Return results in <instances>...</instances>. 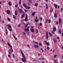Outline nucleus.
Instances as JSON below:
<instances>
[{"label":"nucleus","mask_w":63,"mask_h":63,"mask_svg":"<svg viewBox=\"0 0 63 63\" xmlns=\"http://www.w3.org/2000/svg\"><path fill=\"white\" fill-rule=\"evenodd\" d=\"M25 31H26L27 32H28L29 31V29H24Z\"/></svg>","instance_id":"nucleus-12"},{"label":"nucleus","mask_w":63,"mask_h":63,"mask_svg":"<svg viewBox=\"0 0 63 63\" xmlns=\"http://www.w3.org/2000/svg\"><path fill=\"white\" fill-rule=\"evenodd\" d=\"M61 30H60L58 31V33H60L59 34H61Z\"/></svg>","instance_id":"nucleus-24"},{"label":"nucleus","mask_w":63,"mask_h":63,"mask_svg":"<svg viewBox=\"0 0 63 63\" xmlns=\"http://www.w3.org/2000/svg\"><path fill=\"white\" fill-rule=\"evenodd\" d=\"M24 17V13L21 16V18H22L23 17Z\"/></svg>","instance_id":"nucleus-19"},{"label":"nucleus","mask_w":63,"mask_h":63,"mask_svg":"<svg viewBox=\"0 0 63 63\" xmlns=\"http://www.w3.org/2000/svg\"><path fill=\"white\" fill-rule=\"evenodd\" d=\"M8 53H9V54L8 55H11V53H10V51H8Z\"/></svg>","instance_id":"nucleus-46"},{"label":"nucleus","mask_w":63,"mask_h":63,"mask_svg":"<svg viewBox=\"0 0 63 63\" xmlns=\"http://www.w3.org/2000/svg\"><path fill=\"white\" fill-rule=\"evenodd\" d=\"M29 26H28V27H27V29H29Z\"/></svg>","instance_id":"nucleus-57"},{"label":"nucleus","mask_w":63,"mask_h":63,"mask_svg":"<svg viewBox=\"0 0 63 63\" xmlns=\"http://www.w3.org/2000/svg\"><path fill=\"white\" fill-rule=\"evenodd\" d=\"M27 18L26 17L24 19L25 21H27Z\"/></svg>","instance_id":"nucleus-26"},{"label":"nucleus","mask_w":63,"mask_h":63,"mask_svg":"<svg viewBox=\"0 0 63 63\" xmlns=\"http://www.w3.org/2000/svg\"><path fill=\"white\" fill-rule=\"evenodd\" d=\"M35 13L36 12H34L32 14V16H35Z\"/></svg>","instance_id":"nucleus-11"},{"label":"nucleus","mask_w":63,"mask_h":63,"mask_svg":"<svg viewBox=\"0 0 63 63\" xmlns=\"http://www.w3.org/2000/svg\"><path fill=\"white\" fill-rule=\"evenodd\" d=\"M35 47H36V48H37V47H38L39 46L37 45H35Z\"/></svg>","instance_id":"nucleus-33"},{"label":"nucleus","mask_w":63,"mask_h":63,"mask_svg":"<svg viewBox=\"0 0 63 63\" xmlns=\"http://www.w3.org/2000/svg\"><path fill=\"white\" fill-rule=\"evenodd\" d=\"M39 45L40 46H42V43H39Z\"/></svg>","instance_id":"nucleus-54"},{"label":"nucleus","mask_w":63,"mask_h":63,"mask_svg":"<svg viewBox=\"0 0 63 63\" xmlns=\"http://www.w3.org/2000/svg\"><path fill=\"white\" fill-rule=\"evenodd\" d=\"M54 7L55 9H57V5L56 4H55L54 5Z\"/></svg>","instance_id":"nucleus-16"},{"label":"nucleus","mask_w":63,"mask_h":63,"mask_svg":"<svg viewBox=\"0 0 63 63\" xmlns=\"http://www.w3.org/2000/svg\"><path fill=\"white\" fill-rule=\"evenodd\" d=\"M45 5L46 6V8L47 9H48V6H47V4H45Z\"/></svg>","instance_id":"nucleus-31"},{"label":"nucleus","mask_w":63,"mask_h":63,"mask_svg":"<svg viewBox=\"0 0 63 63\" xmlns=\"http://www.w3.org/2000/svg\"><path fill=\"white\" fill-rule=\"evenodd\" d=\"M8 56L9 57H11V56H10V55H8Z\"/></svg>","instance_id":"nucleus-56"},{"label":"nucleus","mask_w":63,"mask_h":63,"mask_svg":"<svg viewBox=\"0 0 63 63\" xmlns=\"http://www.w3.org/2000/svg\"><path fill=\"white\" fill-rule=\"evenodd\" d=\"M6 13L7 14H10L11 12H10V11L9 10H7L6 11Z\"/></svg>","instance_id":"nucleus-4"},{"label":"nucleus","mask_w":63,"mask_h":63,"mask_svg":"<svg viewBox=\"0 0 63 63\" xmlns=\"http://www.w3.org/2000/svg\"><path fill=\"white\" fill-rule=\"evenodd\" d=\"M35 31H36V32H37L36 33V34H37L38 32H38V29H36L35 30Z\"/></svg>","instance_id":"nucleus-18"},{"label":"nucleus","mask_w":63,"mask_h":63,"mask_svg":"<svg viewBox=\"0 0 63 63\" xmlns=\"http://www.w3.org/2000/svg\"><path fill=\"white\" fill-rule=\"evenodd\" d=\"M50 22H51V20H50L49 19L48 20V23H50Z\"/></svg>","instance_id":"nucleus-43"},{"label":"nucleus","mask_w":63,"mask_h":63,"mask_svg":"<svg viewBox=\"0 0 63 63\" xmlns=\"http://www.w3.org/2000/svg\"><path fill=\"white\" fill-rule=\"evenodd\" d=\"M50 11L51 12H53V9H51L50 10Z\"/></svg>","instance_id":"nucleus-42"},{"label":"nucleus","mask_w":63,"mask_h":63,"mask_svg":"<svg viewBox=\"0 0 63 63\" xmlns=\"http://www.w3.org/2000/svg\"><path fill=\"white\" fill-rule=\"evenodd\" d=\"M23 35L25 36V35H26V33L24 32H23Z\"/></svg>","instance_id":"nucleus-25"},{"label":"nucleus","mask_w":63,"mask_h":63,"mask_svg":"<svg viewBox=\"0 0 63 63\" xmlns=\"http://www.w3.org/2000/svg\"><path fill=\"white\" fill-rule=\"evenodd\" d=\"M26 18H27V14L26 15Z\"/></svg>","instance_id":"nucleus-55"},{"label":"nucleus","mask_w":63,"mask_h":63,"mask_svg":"<svg viewBox=\"0 0 63 63\" xmlns=\"http://www.w3.org/2000/svg\"><path fill=\"white\" fill-rule=\"evenodd\" d=\"M19 12L20 13H22L23 11H22V9H20L19 10Z\"/></svg>","instance_id":"nucleus-13"},{"label":"nucleus","mask_w":63,"mask_h":63,"mask_svg":"<svg viewBox=\"0 0 63 63\" xmlns=\"http://www.w3.org/2000/svg\"><path fill=\"white\" fill-rule=\"evenodd\" d=\"M54 31H51V33L53 34H54Z\"/></svg>","instance_id":"nucleus-40"},{"label":"nucleus","mask_w":63,"mask_h":63,"mask_svg":"<svg viewBox=\"0 0 63 63\" xmlns=\"http://www.w3.org/2000/svg\"><path fill=\"white\" fill-rule=\"evenodd\" d=\"M21 4V0H19V5H20Z\"/></svg>","instance_id":"nucleus-23"},{"label":"nucleus","mask_w":63,"mask_h":63,"mask_svg":"<svg viewBox=\"0 0 63 63\" xmlns=\"http://www.w3.org/2000/svg\"><path fill=\"white\" fill-rule=\"evenodd\" d=\"M30 30L32 32V33H33V32H34V29H31Z\"/></svg>","instance_id":"nucleus-14"},{"label":"nucleus","mask_w":63,"mask_h":63,"mask_svg":"<svg viewBox=\"0 0 63 63\" xmlns=\"http://www.w3.org/2000/svg\"><path fill=\"white\" fill-rule=\"evenodd\" d=\"M39 25H40V26H42V23H40Z\"/></svg>","instance_id":"nucleus-50"},{"label":"nucleus","mask_w":63,"mask_h":63,"mask_svg":"<svg viewBox=\"0 0 63 63\" xmlns=\"http://www.w3.org/2000/svg\"><path fill=\"white\" fill-rule=\"evenodd\" d=\"M13 18H15V19H16V17L15 16L13 15Z\"/></svg>","instance_id":"nucleus-28"},{"label":"nucleus","mask_w":63,"mask_h":63,"mask_svg":"<svg viewBox=\"0 0 63 63\" xmlns=\"http://www.w3.org/2000/svg\"><path fill=\"white\" fill-rule=\"evenodd\" d=\"M40 19H41V21H42V19H43V18H42V17H40Z\"/></svg>","instance_id":"nucleus-48"},{"label":"nucleus","mask_w":63,"mask_h":63,"mask_svg":"<svg viewBox=\"0 0 63 63\" xmlns=\"http://www.w3.org/2000/svg\"><path fill=\"white\" fill-rule=\"evenodd\" d=\"M7 44L9 46V47L11 48V49L12 50V52H14V50H13V48L12 47V45H10V44H9V42L7 43Z\"/></svg>","instance_id":"nucleus-2"},{"label":"nucleus","mask_w":63,"mask_h":63,"mask_svg":"<svg viewBox=\"0 0 63 63\" xmlns=\"http://www.w3.org/2000/svg\"><path fill=\"white\" fill-rule=\"evenodd\" d=\"M59 8V6L58 5V9Z\"/></svg>","instance_id":"nucleus-63"},{"label":"nucleus","mask_w":63,"mask_h":63,"mask_svg":"<svg viewBox=\"0 0 63 63\" xmlns=\"http://www.w3.org/2000/svg\"><path fill=\"white\" fill-rule=\"evenodd\" d=\"M53 40L55 44H56V40L54 38H53Z\"/></svg>","instance_id":"nucleus-10"},{"label":"nucleus","mask_w":63,"mask_h":63,"mask_svg":"<svg viewBox=\"0 0 63 63\" xmlns=\"http://www.w3.org/2000/svg\"><path fill=\"white\" fill-rule=\"evenodd\" d=\"M27 35H28V36L29 35V32H27Z\"/></svg>","instance_id":"nucleus-38"},{"label":"nucleus","mask_w":63,"mask_h":63,"mask_svg":"<svg viewBox=\"0 0 63 63\" xmlns=\"http://www.w3.org/2000/svg\"><path fill=\"white\" fill-rule=\"evenodd\" d=\"M57 39H58V40H59L60 39V38H59V37L58 36L57 37Z\"/></svg>","instance_id":"nucleus-53"},{"label":"nucleus","mask_w":63,"mask_h":63,"mask_svg":"<svg viewBox=\"0 0 63 63\" xmlns=\"http://www.w3.org/2000/svg\"><path fill=\"white\" fill-rule=\"evenodd\" d=\"M35 18L36 19H38V17H37V16H36L35 17Z\"/></svg>","instance_id":"nucleus-62"},{"label":"nucleus","mask_w":63,"mask_h":63,"mask_svg":"<svg viewBox=\"0 0 63 63\" xmlns=\"http://www.w3.org/2000/svg\"><path fill=\"white\" fill-rule=\"evenodd\" d=\"M21 52L22 54V55L24 58H22L21 59V60L23 62H26V58L25 57V56L24 55V54H23V52H22V51L21 50Z\"/></svg>","instance_id":"nucleus-1"},{"label":"nucleus","mask_w":63,"mask_h":63,"mask_svg":"<svg viewBox=\"0 0 63 63\" xmlns=\"http://www.w3.org/2000/svg\"><path fill=\"white\" fill-rule=\"evenodd\" d=\"M30 9V7L28 6L27 7V9H26L27 10H29Z\"/></svg>","instance_id":"nucleus-29"},{"label":"nucleus","mask_w":63,"mask_h":63,"mask_svg":"<svg viewBox=\"0 0 63 63\" xmlns=\"http://www.w3.org/2000/svg\"><path fill=\"white\" fill-rule=\"evenodd\" d=\"M44 42H45L46 45H47V46H49V43H47V41L44 40Z\"/></svg>","instance_id":"nucleus-3"},{"label":"nucleus","mask_w":63,"mask_h":63,"mask_svg":"<svg viewBox=\"0 0 63 63\" xmlns=\"http://www.w3.org/2000/svg\"><path fill=\"white\" fill-rule=\"evenodd\" d=\"M35 6H38V4L37 3H36L35 4Z\"/></svg>","instance_id":"nucleus-34"},{"label":"nucleus","mask_w":63,"mask_h":63,"mask_svg":"<svg viewBox=\"0 0 63 63\" xmlns=\"http://www.w3.org/2000/svg\"><path fill=\"white\" fill-rule=\"evenodd\" d=\"M46 37L47 39H48V35H46Z\"/></svg>","instance_id":"nucleus-30"},{"label":"nucleus","mask_w":63,"mask_h":63,"mask_svg":"<svg viewBox=\"0 0 63 63\" xmlns=\"http://www.w3.org/2000/svg\"><path fill=\"white\" fill-rule=\"evenodd\" d=\"M56 56H57V55H54V58H56Z\"/></svg>","instance_id":"nucleus-35"},{"label":"nucleus","mask_w":63,"mask_h":63,"mask_svg":"<svg viewBox=\"0 0 63 63\" xmlns=\"http://www.w3.org/2000/svg\"><path fill=\"white\" fill-rule=\"evenodd\" d=\"M61 35L62 36H63V32H62Z\"/></svg>","instance_id":"nucleus-58"},{"label":"nucleus","mask_w":63,"mask_h":63,"mask_svg":"<svg viewBox=\"0 0 63 63\" xmlns=\"http://www.w3.org/2000/svg\"><path fill=\"white\" fill-rule=\"evenodd\" d=\"M17 6H18V5L17 4L15 6V7H17Z\"/></svg>","instance_id":"nucleus-51"},{"label":"nucleus","mask_w":63,"mask_h":63,"mask_svg":"<svg viewBox=\"0 0 63 63\" xmlns=\"http://www.w3.org/2000/svg\"><path fill=\"white\" fill-rule=\"evenodd\" d=\"M28 2H30V3H32V1H31V0H28Z\"/></svg>","instance_id":"nucleus-32"},{"label":"nucleus","mask_w":63,"mask_h":63,"mask_svg":"<svg viewBox=\"0 0 63 63\" xmlns=\"http://www.w3.org/2000/svg\"><path fill=\"white\" fill-rule=\"evenodd\" d=\"M6 34H7V35H8V31H7L6 33Z\"/></svg>","instance_id":"nucleus-64"},{"label":"nucleus","mask_w":63,"mask_h":63,"mask_svg":"<svg viewBox=\"0 0 63 63\" xmlns=\"http://www.w3.org/2000/svg\"><path fill=\"white\" fill-rule=\"evenodd\" d=\"M40 50H42V52H43L44 51V50H43V48H41L40 49Z\"/></svg>","instance_id":"nucleus-36"},{"label":"nucleus","mask_w":63,"mask_h":63,"mask_svg":"<svg viewBox=\"0 0 63 63\" xmlns=\"http://www.w3.org/2000/svg\"><path fill=\"white\" fill-rule=\"evenodd\" d=\"M12 28H11L10 29H9V30L10 31H12Z\"/></svg>","instance_id":"nucleus-52"},{"label":"nucleus","mask_w":63,"mask_h":63,"mask_svg":"<svg viewBox=\"0 0 63 63\" xmlns=\"http://www.w3.org/2000/svg\"><path fill=\"white\" fill-rule=\"evenodd\" d=\"M24 11L25 12H28V10H26L25 9H24Z\"/></svg>","instance_id":"nucleus-41"},{"label":"nucleus","mask_w":63,"mask_h":63,"mask_svg":"<svg viewBox=\"0 0 63 63\" xmlns=\"http://www.w3.org/2000/svg\"><path fill=\"white\" fill-rule=\"evenodd\" d=\"M15 16H17V11H15Z\"/></svg>","instance_id":"nucleus-15"},{"label":"nucleus","mask_w":63,"mask_h":63,"mask_svg":"<svg viewBox=\"0 0 63 63\" xmlns=\"http://www.w3.org/2000/svg\"><path fill=\"white\" fill-rule=\"evenodd\" d=\"M35 22H38V21H39V20H38V19H35Z\"/></svg>","instance_id":"nucleus-22"},{"label":"nucleus","mask_w":63,"mask_h":63,"mask_svg":"<svg viewBox=\"0 0 63 63\" xmlns=\"http://www.w3.org/2000/svg\"><path fill=\"white\" fill-rule=\"evenodd\" d=\"M54 16L55 17V18H57V15H56V13H55L54 15Z\"/></svg>","instance_id":"nucleus-7"},{"label":"nucleus","mask_w":63,"mask_h":63,"mask_svg":"<svg viewBox=\"0 0 63 63\" xmlns=\"http://www.w3.org/2000/svg\"><path fill=\"white\" fill-rule=\"evenodd\" d=\"M7 26H8L9 28H12V26H11V25L10 24H7Z\"/></svg>","instance_id":"nucleus-9"},{"label":"nucleus","mask_w":63,"mask_h":63,"mask_svg":"<svg viewBox=\"0 0 63 63\" xmlns=\"http://www.w3.org/2000/svg\"><path fill=\"white\" fill-rule=\"evenodd\" d=\"M23 7H25L27 9V6L25 4H22Z\"/></svg>","instance_id":"nucleus-6"},{"label":"nucleus","mask_w":63,"mask_h":63,"mask_svg":"<svg viewBox=\"0 0 63 63\" xmlns=\"http://www.w3.org/2000/svg\"><path fill=\"white\" fill-rule=\"evenodd\" d=\"M46 20L47 23V22H48V19H47V18H46Z\"/></svg>","instance_id":"nucleus-37"},{"label":"nucleus","mask_w":63,"mask_h":63,"mask_svg":"<svg viewBox=\"0 0 63 63\" xmlns=\"http://www.w3.org/2000/svg\"><path fill=\"white\" fill-rule=\"evenodd\" d=\"M53 31H55L56 30V27H54L53 29Z\"/></svg>","instance_id":"nucleus-5"},{"label":"nucleus","mask_w":63,"mask_h":63,"mask_svg":"<svg viewBox=\"0 0 63 63\" xmlns=\"http://www.w3.org/2000/svg\"><path fill=\"white\" fill-rule=\"evenodd\" d=\"M13 35L14 38V39H15V40H17V38H16V37L15 35L13 34Z\"/></svg>","instance_id":"nucleus-8"},{"label":"nucleus","mask_w":63,"mask_h":63,"mask_svg":"<svg viewBox=\"0 0 63 63\" xmlns=\"http://www.w3.org/2000/svg\"><path fill=\"white\" fill-rule=\"evenodd\" d=\"M48 34H49V35L50 36H52V34H51V33L50 32H49Z\"/></svg>","instance_id":"nucleus-27"},{"label":"nucleus","mask_w":63,"mask_h":63,"mask_svg":"<svg viewBox=\"0 0 63 63\" xmlns=\"http://www.w3.org/2000/svg\"><path fill=\"white\" fill-rule=\"evenodd\" d=\"M59 23H61V19H60L59 20Z\"/></svg>","instance_id":"nucleus-20"},{"label":"nucleus","mask_w":63,"mask_h":63,"mask_svg":"<svg viewBox=\"0 0 63 63\" xmlns=\"http://www.w3.org/2000/svg\"><path fill=\"white\" fill-rule=\"evenodd\" d=\"M18 26L19 27L20 26V24H19L18 25Z\"/></svg>","instance_id":"nucleus-47"},{"label":"nucleus","mask_w":63,"mask_h":63,"mask_svg":"<svg viewBox=\"0 0 63 63\" xmlns=\"http://www.w3.org/2000/svg\"><path fill=\"white\" fill-rule=\"evenodd\" d=\"M56 24H58V22L56 21Z\"/></svg>","instance_id":"nucleus-49"},{"label":"nucleus","mask_w":63,"mask_h":63,"mask_svg":"<svg viewBox=\"0 0 63 63\" xmlns=\"http://www.w3.org/2000/svg\"><path fill=\"white\" fill-rule=\"evenodd\" d=\"M7 20H8L9 21H11V20L9 18H8L7 19Z\"/></svg>","instance_id":"nucleus-39"},{"label":"nucleus","mask_w":63,"mask_h":63,"mask_svg":"<svg viewBox=\"0 0 63 63\" xmlns=\"http://www.w3.org/2000/svg\"><path fill=\"white\" fill-rule=\"evenodd\" d=\"M61 11H63V8H62L61 9Z\"/></svg>","instance_id":"nucleus-60"},{"label":"nucleus","mask_w":63,"mask_h":63,"mask_svg":"<svg viewBox=\"0 0 63 63\" xmlns=\"http://www.w3.org/2000/svg\"><path fill=\"white\" fill-rule=\"evenodd\" d=\"M35 43H36V44H38V42H35Z\"/></svg>","instance_id":"nucleus-59"},{"label":"nucleus","mask_w":63,"mask_h":63,"mask_svg":"<svg viewBox=\"0 0 63 63\" xmlns=\"http://www.w3.org/2000/svg\"><path fill=\"white\" fill-rule=\"evenodd\" d=\"M47 48L48 49H49V47H47Z\"/></svg>","instance_id":"nucleus-61"},{"label":"nucleus","mask_w":63,"mask_h":63,"mask_svg":"<svg viewBox=\"0 0 63 63\" xmlns=\"http://www.w3.org/2000/svg\"><path fill=\"white\" fill-rule=\"evenodd\" d=\"M27 47H30V45L29 44H28L27 45Z\"/></svg>","instance_id":"nucleus-44"},{"label":"nucleus","mask_w":63,"mask_h":63,"mask_svg":"<svg viewBox=\"0 0 63 63\" xmlns=\"http://www.w3.org/2000/svg\"><path fill=\"white\" fill-rule=\"evenodd\" d=\"M11 5L12 4H11V2H10V1H9L8 3V5H9V6H11Z\"/></svg>","instance_id":"nucleus-17"},{"label":"nucleus","mask_w":63,"mask_h":63,"mask_svg":"<svg viewBox=\"0 0 63 63\" xmlns=\"http://www.w3.org/2000/svg\"><path fill=\"white\" fill-rule=\"evenodd\" d=\"M48 32H46V35H48Z\"/></svg>","instance_id":"nucleus-45"},{"label":"nucleus","mask_w":63,"mask_h":63,"mask_svg":"<svg viewBox=\"0 0 63 63\" xmlns=\"http://www.w3.org/2000/svg\"><path fill=\"white\" fill-rule=\"evenodd\" d=\"M25 25L24 26L25 27H27V26L28 25V24H25Z\"/></svg>","instance_id":"nucleus-21"}]
</instances>
